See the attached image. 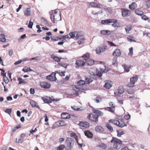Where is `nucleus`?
Wrapping results in <instances>:
<instances>
[{"mask_svg":"<svg viewBox=\"0 0 150 150\" xmlns=\"http://www.w3.org/2000/svg\"><path fill=\"white\" fill-rule=\"evenodd\" d=\"M92 112L93 113H87L86 118L92 122L97 123L99 117L103 116V113L100 110L95 109H92Z\"/></svg>","mask_w":150,"mask_h":150,"instance_id":"f257e3e1","label":"nucleus"},{"mask_svg":"<svg viewBox=\"0 0 150 150\" xmlns=\"http://www.w3.org/2000/svg\"><path fill=\"white\" fill-rule=\"evenodd\" d=\"M110 123L114 124L121 127L127 126V125L122 120L119 121L113 119L110 120L108 121V122L106 124L105 126L110 131H112L113 130V129Z\"/></svg>","mask_w":150,"mask_h":150,"instance_id":"f03ea898","label":"nucleus"},{"mask_svg":"<svg viewBox=\"0 0 150 150\" xmlns=\"http://www.w3.org/2000/svg\"><path fill=\"white\" fill-rule=\"evenodd\" d=\"M90 57L89 54L86 53L83 55L81 57L79 58L76 61V64L78 67H83L84 66L86 63V61Z\"/></svg>","mask_w":150,"mask_h":150,"instance_id":"7ed1b4c3","label":"nucleus"},{"mask_svg":"<svg viewBox=\"0 0 150 150\" xmlns=\"http://www.w3.org/2000/svg\"><path fill=\"white\" fill-rule=\"evenodd\" d=\"M50 13V18L53 23H57V21L61 20L60 13L58 12L56 10L52 11Z\"/></svg>","mask_w":150,"mask_h":150,"instance_id":"20e7f679","label":"nucleus"},{"mask_svg":"<svg viewBox=\"0 0 150 150\" xmlns=\"http://www.w3.org/2000/svg\"><path fill=\"white\" fill-rule=\"evenodd\" d=\"M110 148L112 149H117L119 145L122 143V142L120 139L113 137L110 140Z\"/></svg>","mask_w":150,"mask_h":150,"instance_id":"39448f33","label":"nucleus"},{"mask_svg":"<svg viewBox=\"0 0 150 150\" xmlns=\"http://www.w3.org/2000/svg\"><path fill=\"white\" fill-rule=\"evenodd\" d=\"M108 49V46L104 44L98 47L96 50V52L97 54H100Z\"/></svg>","mask_w":150,"mask_h":150,"instance_id":"423d86ee","label":"nucleus"},{"mask_svg":"<svg viewBox=\"0 0 150 150\" xmlns=\"http://www.w3.org/2000/svg\"><path fill=\"white\" fill-rule=\"evenodd\" d=\"M138 80V77L137 76H132L130 79V81L129 83H128L127 86L129 87H133L135 83Z\"/></svg>","mask_w":150,"mask_h":150,"instance_id":"0eeeda50","label":"nucleus"},{"mask_svg":"<svg viewBox=\"0 0 150 150\" xmlns=\"http://www.w3.org/2000/svg\"><path fill=\"white\" fill-rule=\"evenodd\" d=\"M122 12V16L123 17L129 16L131 13L130 11L126 8H122L121 9Z\"/></svg>","mask_w":150,"mask_h":150,"instance_id":"6e6552de","label":"nucleus"},{"mask_svg":"<svg viewBox=\"0 0 150 150\" xmlns=\"http://www.w3.org/2000/svg\"><path fill=\"white\" fill-rule=\"evenodd\" d=\"M40 86L42 88L45 89H49L51 87V84L46 81H42L40 83Z\"/></svg>","mask_w":150,"mask_h":150,"instance_id":"1a4fd4ad","label":"nucleus"},{"mask_svg":"<svg viewBox=\"0 0 150 150\" xmlns=\"http://www.w3.org/2000/svg\"><path fill=\"white\" fill-rule=\"evenodd\" d=\"M56 74L55 72H52L51 74L47 76L46 77V79L51 81H56L57 80L55 76Z\"/></svg>","mask_w":150,"mask_h":150,"instance_id":"9d476101","label":"nucleus"},{"mask_svg":"<svg viewBox=\"0 0 150 150\" xmlns=\"http://www.w3.org/2000/svg\"><path fill=\"white\" fill-rule=\"evenodd\" d=\"M24 14L27 16H30L31 15V9L30 7L27 8L24 10Z\"/></svg>","mask_w":150,"mask_h":150,"instance_id":"9b49d317","label":"nucleus"},{"mask_svg":"<svg viewBox=\"0 0 150 150\" xmlns=\"http://www.w3.org/2000/svg\"><path fill=\"white\" fill-rule=\"evenodd\" d=\"M42 99L46 103H50L52 102V99L50 97H42Z\"/></svg>","mask_w":150,"mask_h":150,"instance_id":"f8f14e48","label":"nucleus"},{"mask_svg":"<svg viewBox=\"0 0 150 150\" xmlns=\"http://www.w3.org/2000/svg\"><path fill=\"white\" fill-rule=\"evenodd\" d=\"M97 146L100 149H106L108 148V146L107 144L104 143H100Z\"/></svg>","mask_w":150,"mask_h":150,"instance_id":"ddd939ff","label":"nucleus"},{"mask_svg":"<svg viewBox=\"0 0 150 150\" xmlns=\"http://www.w3.org/2000/svg\"><path fill=\"white\" fill-rule=\"evenodd\" d=\"M95 130L96 132L100 133H103L104 129L102 126H98L95 127Z\"/></svg>","mask_w":150,"mask_h":150,"instance_id":"4468645a","label":"nucleus"},{"mask_svg":"<svg viewBox=\"0 0 150 150\" xmlns=\"http://www.w3.org/2000/svg\"><path fill=\"white\" fill-rule=\"evenodd\" d=\"M70 136L71 137H73L74 138V139H75L76 141V142L77 143V144L79 145H81V146H82V144H80L78 142V137L77 136V135H76V133L73 132H71L70 133Z\"/></svg>","mask_w":150,"mask_h":150,"instance_id":"2eb2a0df","label":"nucleus"},{"mask_svg":"<svg viewBox=\"0 0 150 150\" xmlns=\"http://www.w3.org/2000/svg\"><path fill=\"white\" fill-rule=\"evenodd\" d=\"M51 57L54 60L57 62H59L62 59V57L56 56L54 54H53L51 55Z\"/></svg>","mask_w":150,"mask_h":150,"instance_id":"dca6fc26","label":"nucleus"},{"mask_svg":"<svg viewBox=\"0 0 150 150\" xmlns=\"http://www.w3.org/2000/svg\"><path fill=\"white\" fill-rule=\"evenodd\" d=\"M121 52L120 50L117 49H116L113 53L112 55L115 57H119L121 55Z\"/></svg>","mask_w":150,"mask_h":150,"instance_id":"f3484780","label":"nucleus"},{"mask_svg":"<svg viewBox=\"0 0 150 150\" xmlns=\"http://www.w3.org/2000/svg\"><path fill=\"white\" fill-rule=\"evenodd\" d=\"M79 125L82 127L87 128L89 127V124L87 122H81L79 123Z\"/></svg>","mask_w":150,"mask_h":150,"instance_id":"a211bd4d","label":"nucleus"},{"mask_svg":"<svg viewBox=\"0 0 150 150\" xmlns=\"http://www.w3.org/2000/svg\"><path fill=\"white\" fill-rule=\"evenodd\" d=\"M84 134L88 138H92L93 137V133L89 130H86L84 132Z\"/></svg>","mask_w":150,"mask_h":150,"instance_id":"6ab92c4d","label":"nucleus"},{"mask_svg":"<svg viewBox=\"0 0 150 150\" xmlns=\"http://www.w3.org/2000/svg\"><path fill=\"white\" fill-rule=\"evenodd\" d=\"M72 94L74 95H77L80 92V90L75 87L71 90Z\"/></svg>","mask_w":150,"mask_h":150,"instance_id":"aec40b11","label":"nucleus"},{"mask_svg":"<svg viewBox=\"0 0 150 150\" xmlns=\"http://www.w3.org/2000/svg\"><path fill=\"white\" fill-rule=\"evenodd\" d=\"M55 123L57 125V127L64 126L66 125L65 122L63 120L59 121L56 122Z\"/></svg>","mask_w":150,"mask_h":150,"instance_id":"412c9836","label":"nucleus"},{"mask_svg":"<svg viewBox=\"0 0 150 150\" xmlns=\"http://www.w3.org/2000/svg\"><path fill=\"white\" fill-rule=\"evenodd\" d=\"M61 117L64 119H69L70 117L69 115L67 113H62L61 115Z\"/></svg>","mask_w":150,"mask_h":150,"instance_id":"4be33fe9","label":"nucleus"},{"mask_svg":"<svg viewBox=\"0 0 150 150\" xmlns=\"http://www.w3.org/2000/svg\"><path fill=\"white\" fill-rule=\"evenodd\" d=\"M1 75L3 76V81L6 83H8L9 81V80L8 78L6 76V73H1Z\"/></svg>","mask_w":150,"mask_h":150,"instance_id":"5701e85b","label":"nucleus"},{"mask_svg":"<svg viewBox=\"0 0 150 150\" xmlns=\"http://www.w3.org/2000/svg\"><path fill=\"white\" fill-rule=\"evenodd\" d=\"M66 143L67 147L69 149H70L72 148L71 141V140L69 139L68 138L66 140Z\"/></svg>","mask_w":150,"mask_h":150,"instance_id":"b1692460","label":"nucleus"},{"mask_svg":"<svg viewBox=\"0 0 150 150\" xmlns=\"http://www.w3.org/2000/svg\"><path fill=\"white\" fill-rule=\"evenodd\" d=\"M137 7V5L135 3L133 2L129 5V8L131 10H134Z\"/></svg>","mask_w":150,"mask_h":150,"instance_id":"393cba45","label":"nucleus"},{"mask_svg":"<svg viewBox=\"0 0 150 150\" xmlns=\"http://www.w3.org/2000/svg\"><path fill=\"white\" fill-rule=\"evenodd\" d=\"M89 58L90 57L88 58V60L86 61V63L89 65L93 64L94 63V61L91 59H90Z\"/></svg>","mask_w":150,"mask_h":150,"instance_id":"a878e982","label":"nucleus"},{"mask_svg":"<svg viewBox=\"0 0 150 150\" xmlns=\"http://www.w3.org/2000/svg\"><path fill=\"white\" fill-rule=\"evenodd\" d=\"M76 32V38H78L80 37H82L83 35V33L82 32Z\"/></svg>","mask_w":150,"mask_h":150,"instance_id":"bb28decb","label":"nucleus"},{"mask_svg":"<svg viewBox=\"0 0 150 150\" xmlns=\"http://www.w3.org/2000/svg\"><path fill=\"white\" fill-rule=\"evenodd\" d=\"M6 41L5 35L4 34H0V41L5 42Z\"/></svg>","mask_w":150,"mask_h":150,"instance_id":"cd10ccee","label":"nucleus"},{"mask_svg":"<svg viewBox=\"0 0 150 150\" xmlns=\"http://www.w3.org/2000/svg\"><path fill=\"white\" fill-rule=\"evenodd\" d=\"M127 39L128 41L131 42H136V41L134 39V38L133 36H129L127 38Z\"/></svg>","mask_w":150,"mask_h":150,"instance_id":"c85d7f7f","label":"nucleus"},{"mask_svg":"<svg viewBox=\"0 0 150 150\" xmlns=\"http://www.w3.org/2000/svg\"><path fill=\"white\" fill-rule=\"evenodd\" d=\"M90 4L91 6L93 7H99L100 6L99 4H98L94 2H91Z\"/></svg>","mask_w":150,"mask_h":150,"instance_id":"c756f323","label":"nucleus"},{"mask_svg":"<svg viewBox=\"0 0 150 150\" xmlns=\"http://www.w3.org/2000/svg\"><path fill=\"white\" fill-rule=\"evenodd\" d=\"M125 71L126 72H128L129 71V69L130 68V66L128 67L125 64H123L122 65Z\"/></svg>","mask_w":150,"mask_h":150,"instance_id":"7c9ffc66","label":"nucleus"},{"mask_svg":"<svg viewBox=\"0 0 150 150\" xmlns=\"http://www.w3.org/2000/svg\"><path fill=\"white\" fill-rule=\"evenodd\" d=\"M100 33L103 35H109L110 34V31L108 30H102Z\"/></svg>","mask_w":150,"mask_h":150,"instance_id":"2f4dec72","label":"nucleus"},{"mask_svg":"<svg viewBox=\"0 0 150 150\" xmlns=\"http://www.w3.org/2000/svg\"><path fill=\"white\" fill-rule=\"evenodd\" d=\"M109 82H106L104 85V87L108 89L112 87V85Z\"/></svg>","mask_w":150,"mask_h":150,"instance_id":"473e14b6","label":"nucleus"},{"mask_svg":"<svg viewBox=\"0 0 150 150\" xmlns=\"http://www.w3.org/2000/svg\"><path fill=\"white\" fill-rule=\"evenodd\" d=\"M22 70L25 72L31 71H33L30 67L28 68L27 67H24Z\"/></svg>","mask_w":150,"mask_h":150,"instance_id":"72a5a7b5","label":"nucleus"},{"mask_svg":"<svg viewBox=\"0 0 150 150\" xmlns=\"http://www.w3.org/2000/svg\"><path fill=\"white\" fill-rule=\"evenodd\" d=\"M118 91L119 93L122 94L124 92V89L122 86H120L118 88Z\"/></svg>","mask_w":150,"mask_h":150,"instance_id":"f704fd0d","label":"nucleus"},{"mask_svg":"<svg viewBox=\"0 0 150 150\" xmlns=\"http://www.w3.org/2000/svg\"><path fill=\"white\" fill-rule=\"evenodd\" d=\"M132 29L131 25H127L126 26L125 30L127 33H129V31Z\"/></svg>","mask_w":150,"mask_h":150,"instance_id":"c9c22d12","label":"nucleus"},{"mask_svg":"<svg viewBox=\"0 0 150 150\" xmlns=\"http://www.w3.org/2000/svg\"><path fill=\"white\" fill-rule=\"evenodd\" d=\"M65 146L64 145L61 144L57 147V150H64Z\"/></svg>","mask_w":150,"mask_h":150,"instance_id":"e433bc0d","label":"nucleus"},{"mask_svg":"<svg viewBox=\"0 0 150 150\" xmlns=\"http://www.w3.org/2000/svg\"><path fill=\"white\" fill-rule=\"evenodd\" d=\"M93 81L92 79L90 78H86L85 79L86 84H88Z\"/></svg>","mask_w":150,"mask_h":150,"instance_id":"4c0bfd02","label":"nucleus"},{"mask_svg":"<svg viewBox=\"0 0 150 150\" xmlns=\"http://www.w3.org/2000/svg\"><path fill=\"white\" fill-rule=\"evenodd\" d=\"M30 103L31 106L32 107H37V103L35 101L33 100H31L30 101Z\"/></svg>","mask_w":150,"mask_h":150,"instance_id":"58836bf2","label":"nucleus"},{"mask_svg":"<svg viewBox=\"0 0 150 150\" xmlns=\"http://www.w3.org/2000/svg\"><path fill=\"white\" fill-rule=\"evenodd\" d=\"M69 35L70 36V38H74L75 37V35H76V32L74 31V32H70L69 33Z\"/></svg>","mask_w":150,"mask_h":150,"instance_id":"ea45409f","label":"nucleus"},{"mask_svg":"<svg viewBox=\"0 0 150 150\" xmlns=\"http://www.w3.org/2000/svg\"><path fill=\"white\" fill-rule=\"evenodd\" d=\"M135 12L136 14L139 16H142L144 14V12L141 11L136 10Z\"/></svg>","mask_w":150,"mask_h":150,"instance_id":"a19ab883","label":"nucleus"},{"mask_svg":"<svg viewBox=\"0 0 150 150\" xmlns=\"http://www.w3.org/2000/svg\"><path fill=\"white\" fill-rule=\"evenodd\" d=\"M144 4L146 6L147 8L150 7V0H147L145 1Z\"/></svg>","mask_w":150,"mask_h":150,"instance_id":"79ce46f5","label":"nucleus"},{"mask_svg":"<svg viewBox=\"0 0 150 150\" xmlns=\"http://www.w3.org/2000/svg\"><path fill=\"white\" fill-rule=\"evenodd\" d=\"M50 38L52 40L55 41L61 39V38L55 36H52Z\"/></svg>","mask_w":150,"mask_h":150,"instance_id":"37998d69","label":"nucleus"},{"mask_svg":"<svg viewBox=\"0 0 150 150\" xmlns=\"http://www.w3.org/2000/svg\"><path fill=\"white\" fill-rule=\"evenodd\" d=\"M18 80L19 81V84L24 83L25 84L26 83V82H25L21 78H18Z\"/></svg>","mask_w":150,"mask_h":150,"instance_id":"c03bdc74","label":"nucleus"},{"mask_svg":"<svg viewBox=\"0 0 150 150\" xmlns=\"http://www.w3.org/2000/svg\"><path fill=\"white\" fill-rule=\"evenodd\" d=\"M86 83L85 81H84L82 80H81L79 81L77 83V84L79 86L83 85Z\"/></svg>","mask_w":150,"mask_h":150,"instance_id":"a18cd8bd","label":"nucleus"},{"mask_svg":"<svg viewBox=\"0 0 150 150\" xmlns=\"http://www.w3.org/2000/svg\"><path fill=\"white\" fill-rule=\"evenodd\" d=\"M58 64L59 65L65 68H67V67L68 66L67 64H65L62 62H59Z\"/></svg>","mask_w":150,"mask_h":150,"instance_id":"49530a36","label":"nucleus"},{"mask_svg":"<svg viewBox=\"0 0 150 150\" xmlns=\"http://www.w3.org/2000/svg\"><path fill=\"white\" fill-rule=\"evenodd\" d=\"M107 108L108 109V110L111 112L114 113L115 112V109L114 108V107H108Z\"/></svg>","mask_w":150,"mask_h":150,"instance_id":"de8ad7c7","label":"nucleus"},{"mask_svg":"<svg viewBox=\"0 0 150 150\" xmlns=\"http://www.w3.org/2000/svg\"><path fill=\"white\" fill-rule=\"evenodd\" d=\"M118 21L117 20L115 19H108V23H116Z\"/></svg>","mask_w":150,"mask_h":150,"instance_id":"09e8293b","label":"nucleus"},{"mask_svg":"<svg viewBox=\"0 0 150 150\" xmlns=\"http://www.w3.org/2000/svg\"><path fill=\"white\" fill-rule=\"evenodd\" d=\"M112 26L114 27H119L120 26L119 23H118L116 22V23H113L112 25Z\"/></svg>","mask_w":150,"mask_h":150,"instance_id":"8fccbe9b","label":"nucleus"},{"mask_svg":"<svg viewBox=\"0 0 150 150\" xmlns=\"http://www.w3.org/2000/svg\"><path fill=\"white\" fill-rule=\"evenodd\" d=\"M133 47H130L129 49V53H128V55L130 56H132L133 54Z\"/></svg>","mask_w":150,"mask_h":150,"instance_id":"3c124183","label":"nucleus"},{"mask_svg":"<svg viewBox=\"0 0 150 150\" xmlns=\"http://www.w3.org/2000/svg\"><path fill=\"white\" fill-rule=\"evenodd\" d=\"M65 71H59L58 72V74L60 76H65Z\"/></svg>","mask_w":150,"mask_h":150,"instance_id":"603ef678","label":"nucleus"},{"mask_svg":"<svg viewBox=\"0 0 150 150\" xmlns=\"http://www.w3.org/2000/svg\"><path fill=\"white\" fill-rule=\"evenodd\" d=\"M127 93L129 94H134V92L133 90L129 89L127 91Z\"/></svg>","mask_w":150,"mask_h":150,"instance_id":"864d4df0","label":"nucleus"},{"mask_svg":"<svg viewBox=\"0 0 150 150\" xmlns=\"http://www.w3.org/2000/svg\"><path fill=\"white\" fill-rule=\"evenodd\" d=\"M108 44L111 46H114L116 47V45L112 42L109 41H108Z\"/></svg>","mask_w":150,"mask_h":150,"instance_id":"5fc2aeb1","label":"nucleus"},{"mask_svg":"<svg viewBox=\"0 0 150 150\" xmlns=\"http://www.w3.org/2000/svg\"><path fill=\"white\" fill-rule=\"evenodd\" d=\"M31 19H30V21L29 22L28 27L29 28H32V26L33 25V23L31 22Z\"/></svg>","mask_w":150,"mask_h":150,"instance_id":"6e6d98bb","label":"nucleus"},{"mask_svg":"<svg viewBox=\"0 0 150 150\" xmlns=\"http://www.w3.org/2000/svg\"><path fill=\"white\" fill-rule=\"evenodd\" d=\"M96 102L98 103L101 101V98L100 97H97L96 98Z\"/></svg>","mask_w":150,"mask_h":150,"instance_id":"4d7b16f0","label":"nucleus"},{"mask_svg":"<svg viewBox=\"0 0 150 150\" xmlns=\"http://www.w3.org/2000/svg\"><path fill=\"white\" fill-rule=\"evenodd\" d=\"M11 109H6V110L5 111L9 115H10L11 112Z\"/></svg>","mask_w":150,"mask_h":150,"instance_id":"13d9d810","label":"nucleus"},{"mask_svg":"<svg viewBox=\"0 0 150 150\" xmlns=\"http://www.w3.org/2000/svg\"><path fill=\"white\" fill-rule=\"evenodd\" d=\"M101 23L102 24H104L106 23V24L109 23L108 22V19L102 20L101 21Z\"/></svg>","mask_w":150,"mask_h":150,"instance_id":"bf43d9fd","label":"nucleus"},{"mask_svg":"<svg viewBox=\"0 0 150 150\" xmlns=\"http://www.w3.org/2000/svg\"><path fill=\"white\" fill-rule=\"evenodd\" d=\"M109 105L110 106H111V107L113 108L114 107V108L115 109V104L113 103V102H110L109 103Z\"/></svg>","mask_w":150,"mask_h":150,"instance_id":"052dcab7","label":"nucleus"},{"mask_svg":"<svg viewBox=\"0 0 150 150\" xmlns=\"http://www.w3.org/2000/svg\"><path fill=\"white\" fill-rule=\"evenodd\" d=\"M124 117L125 119L128 120L130 118V115H126L124 116Z\"/></svg>","mask_w":150,"mask_h":150,"instance_id":"680f3d73","label":"nucleus"},{"mask_svg":"<svg viewBox=\"0 0 150 150\" xmlns=\"http://www.w3.org/2000/svg\"><path fill=\"white\" fill-rule=\"evenodd\" d=\"M36 26V28L38 29L37 31V32L38 33H40L41 32L42 30H41V28L40 25H37Z\"/></svg>","mask_w":150,"mask_h":150,"instance_id":"e2e57ef3","label":"nucleus"},{"mask_svg":"<svg viewBox=\"0 0 150 150\" xmlns=\"http://www.w3.org/2000/svg\"><path fill=\"white\" fill-rule=\"evenodd\" d=\"M85 40V39L83 38H81L80 39V40L78 41V44L80 45Z\"/></svg>","mask_w":150,"mask_h":150,"instance_id":"0e129e2a","label":"nucleus"},{"mask_svg":"<svg viewBox=\"0 0 150 150\" xmlns=\"http://www.w3.org/2000/svg\"><path fill=\"white\" fill-rule=\"evenodd\" d=\"M124 134V132L123 131H122L120 132H118L117 136L118 137H120L121 136Z\"/></svg>","mask_w":150,"mask_h":150,"instance_id":"69168bd1","label":"nucleus"},{"mask_svg":"<svg viewBox=\"0 0 150 150\" xmlns=\"http://www.w3.org/2000/svg\"><path fill=\"white\" fill-rule=\"evenodd\" d=\"M142 19L145 21L148 20L149 19L145 15L143 16L142 17Z\"/></svg>","mask_w":150,"mask_h":150,"instance_id":"338daca9","label":"nucleus"},{"mask_svg":"<svg viewBox=\"0 0 150 150\" xmlns=\"http://www.w3.org/2000/svg\"><path fill=\"white\" fill-rule=\"evenodd\" d=\"M37 130V129H36V128H35L34 130H33V129L31 130L30 131V132L31 134H33L34 132H36Z\"/></svg>","mask_w":150,"mask_h":150,"instance_id":"774afa93","label":"nucleus"}]
</instances>
